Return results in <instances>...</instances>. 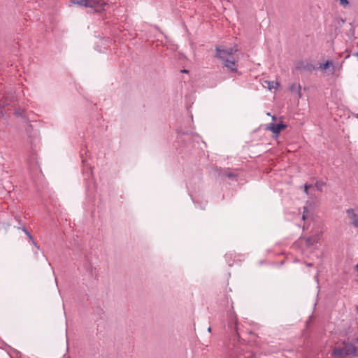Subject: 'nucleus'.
Listing matches in <instances>:
<instances>
[{
	"label": "nucleus",
	"mask_w": 358,
	"mask_h": 358,
	"mask_svg": "<svg viewBox=\"0 0 358 358\" xmlns=\"http://www.w3.org/2000/svg\"><path fill=\"white\" fill-rule=\"evenodd\" d=\"M238 51L235 47L229 48H216L215 57L223 61L224 66L231 72H236V60L234 57V54Z\"/></svg>",
	"instance_id": "1"
},
{
	"label": "nucleus",
	"mask_w": 358,
	"mask_h": 358,
	"mask_svg": "<svg viewBox=\"0 0 358 358\" xmlns=\"http://www.w3.org/2000/svg\"><path fill=\"white\" fill-rule=\"evenodd\" d=\"M331 356L334 358L358 357V346H355L352 343L347 341L336 343L332 349Z\"/></svg>",
	"instance_id": "2"
},
{
	"label": "nucleus",
	"mask_w": 358,
	"mask_h": 358,
	"mask_svg": "<svg viewBox=\"0 0 358 358\" xmlns=\"http://www.w3.org/2000/svg\"><path fill=\"white\" fill-rule=\"evenodd\" d=\"M346 213L352 225L355 227H358V208H348Z\"/></svg>",
	"instance_id": "3"
},
{
	"label": "nucleus",
	"mask_w": 358,
	"mask_h": 358,
	"mask_svg": "<svg viewBox=\"0 0 358 358\" xmlns=\"http://www.w3.org/2000/svg\"><path fill=\"white\" fill-rule=\"evenodd\" d=\"M73 3L86 8H94L98 4L96 0H78L76 1H73Z\"/></svg>",
	"instance_id": "4"
},
{
	"label": "nucleus",
	"mask_w": 358,
	"mask_h": 358,
	"mask_svg": "<svg viewBox=\"0 0 358 358\" xmlns=\"http://www.w3.org/2000/svg\"><path fill=\"white\" fill-rule=\"evenodd\" d=\"M321 233L316 234L315 235H313L310 237H308L306 238V242L307 246H312L314 244L318 243V241L320 239Z\"/></svg>",
	"instance_id": "5"
},
{
	"label": "nucleus",
	"mask_w": 358,
	"mask_h": 358,
	"mask_svg": "<svg viewBox=\"0 0 358 358\" xmlns=\"http://www.w3.org/2000/svg\"><path fill=\"white\" fill-rule=\"evenodd\" d=\"M296 69L299 71H311L312 69L314 68L313 67V65L310 64L301 62L297 64Z\"/></svg>",
	"instance_id": "6"
},
{
	"label": "nucleus",
	"mask_w": 358,
	"mask_h": 358,
	"mask_svg": "<svg viewBox=\"0 0 358 358\" xmlns=\"http://www.w3.org/2000/svg\"><path fill=\"white\" fill-rule=\"evenodd\" d=\"M265 129L271 131L273 134V137H278L280 134L279 127H278L277 124L275 123L266 124Z\"/></svg>",
	"instance_id": "7"
},
{
	"label": "nucleus",
	"mask_w": 358,
	"mask_h": 358,
	"mask_svg": "<svg viewBox=\"0 0 358 358\" xmlns=\"http://www.w3.org/2000/svg\"><path fill=\"white\" fill-rule=\"evenodd\" d=\"M229 325L234 324V329L238 333V320L236 317V315H235V313L234 311H231L229 313Z\"/></svg>",
	"instance_id": "8"
},
{
	"label": "nucleus",
	"mask_w": 358,
	"mask_h": 358,
	"mask_svg": "<svg viewBox=\"0 0 358 358\" xmlns=\"http://www.w3.org/2000/svg\"><path fill=\"white\" fill-rule=\"evenodd\" d=\"M330 67L332 68V70H334V66L333 64V62L329 60H327L325 63L320 64V69H321L322 70H327V69H329Z\"/></svg>",
	"instance_id": "9"
},
{
	"label": "nucleus",
	"mask_w": 358,
	"mask_h": 358,
	"mask_svg": "<svg viewBox=\"0 0 358 358\" xmlns=\"http://www.w3.org/2000/svg\"><path fill=\"white\" fill-rule=\"evenodd\" d=\"M13 100V96L11 95L10 97H6L5 100L0 98V108L4 107L6 105H9Z\"/></svg>",
	"instance_id": "10"
},
{
	"label": "nucleus",
	"mask_w": 358,
	"mask_h": 358,
	"mask_svg": "<svg viewBox=\"0 0 358 358\" xmlns=\"http://www.w3.org/2000/svg\"><path fill=\"white\" fill-rule=\"evenodd\" d=\"M279 86V83L278 82L269 81L268 82V87L269 90L276 89Z\"/></svg>",
	"instance_id": "11"
},
{
	"label": "nucleus",
	"mask_w": 358,
	"mask_h": 358,
	"mask_svg": "<svg viewBox=\"0 0 358 358\" xmlns=\"http://www.w3.org/2000/svg\"><path fill=\"white\" fill-rule=\"evenodd\" d=\"M315 185L316 188L317 189V190L321 192V191H322V188L325 185V183L322 180H317L315 182Z\"/></svg>",
	"instance_id": "12"
},
{
	"label": "nucleus",
	"mask_w": 358,
	"mask_h": 358,
	"mask_svg": "<svg viewBox=\"0 0 358 358\" xmlns=\"http://www.w3.org/2000/svg\"><path fill=\"white\" fill-rule=\"evenodd\" d=\"M289 90H290V91H292V92H294V91H298V92H300V90H301V86H300V85L292 84V85L289 87Z\"/></svg>",
	"instance_id": "13"
},
{
	"label": "nucleus",
	"mask_w": 358,
	"mask_h": 358,
	"mask_svg": "<svg viewBox=\"0 0 358 358\" xmlns=\"http://www.w3.org/2000/svg\"><path fill=\"white\" fill-rule=\"evenodd\" d=\"M22 230L25 233V234L27 236L29 240H32L33 236L27 230L25 227H22Z\"/></svg>",
	"instance_id": "14"
},
{
	"label": "nucleus",
	"mask_w": 358,
	"mask_h": 358,
	"mask_svg": "<svg viewBox=\"0 0 358 358\" xmlns=\"http://www.w3.org/2000/svg\"><path fill=\"white\" fill-rule=\"evenodd\" d=\"M277 125H278V127H279V131L280 132V131L282 129H285L287 127V125L285 124L282 123V122L277 124Z\"/></svg>",
	"instance_id": "15"
},
{
	"label": "nucleus",
	"mask_w": 358,
	"mask_h": 358,
	"mask_svg": "<svg viewBox=\"0 0 358 358\" xmlns=\"http://www.w3.org/2000/svg\"><path fill=\"white\" fill-rule=\"evenodd\" d=\"M277 125H278V127H279V131L280 132V131L282 129H285L287 127V125L285 124L282 123V122L277 124Z\"/></svg>",
	"instance_id": "16"
},
{
	"label": "nucleus",
	"mask_w": 358,
	"mask_h": 358,
	"mask_svg": "<svg viewBox=\"0 0 358 358\" xmlns=\"http://www.w3.org/2000/svg\"><path fill=\"white\" fill-rule=\"evenodd\" d=\"M312 187V185H308V184H305L304 185V192L305 193L308 195V189L309 188Z\"/></svg>",
	"instance_id": "17"
},
{
	"label": "nucleus",
	"mask_w": 358,
	"mask_h": 358,
	"mask_svg": "<svg viewBox=\"0 0 358 358\" xmlns=\"http://www.w3.org/2000/svg\"><path fill=\"white\" fill-rule=\"evenodd\" d=\"M15 114L17 115V116H24V112L23 111H20V110H16Z\"/></svg>",
	"instance_id": "18"
},
{
	"label": "nucleus",
	"mask_w": 358,
	"mask_h": 358,
	"mask_svg": "<svg viewBox=\"0 0 358 358\" xmlns=\"http://www.w3.org/2000/svg\"><path fill=\"white\" fill-rule=\"evenodd\" d=\"M31 242H32V244L36 247V250H40V247L37 245V243H36V241L34 240V238H32V240H31Z\"/></svg>",
	"instance_id": "19"
},
{
	"label": "nucleus",
	"mask_w": 358,
	"mask_h": 358,
	"mask_svg": "<svg viewBox=\"0 0 358 358\" xmlns=\"http://www.w3.org/2000/svg\"><path fill=\"white\" fill-rule=\"evenodd\" d=\"M340 3L343 6H347L348 4V0H340Z\"/></svg>",
	"instance_id": "20"
},
{
	"label": "nucleus",
	"mask_w": 358,
	"mask_h": 358,
	"mask_svg": "<svg viewBox=\"0 0 358 358\" xmlns=\"http://www.w3.org/2000/svg\"><path fill=\"white\" fill-rule=\"evenodd\" d=\"M227 176L229 178H233L236 177V175L232 173H229L227 174Z\"/></svg>",
	"instance_id": "21"
},
{
	"label": "nucleus",
	"mask_w": 358,
	"mask_h": 358,
	"mask_svg": "<svg viewBox=\"0 0 358 358\" xmlns=\"http://www.w3.org/2000/svg\"><path fill=\"white\" fill-rule=\"evenodd\" d=\"M306 265L308 267H312L313 266V263H306Z\"/></svg>",
	"instance_id": "22"
},
{
	"label": "nucleus",
	"mask_w": 358,
	"mask_h": 358,
	"mask_svg": "<svg viewBox=\"0 0 358 358\" xmlns=\"http://www.w3.org/2000/svg\"><path fill=\"white\" fill-rule=\"evenodd\" d=\"M181 72L182 73H188V71L186 69H184V70H182Z\"/></svg>",
	"instance_id": "23"
},
{
	"label": "nucleus",
	"mask_w": 358,
	"mask_h": 358,
	"mask_svg": "<svg viewBox=\"0 0 358 358\" xmlns=\"http://www.w3.org/2000/svg\"><path fill=\"white\" fill-rule=\"evenodd\" d=\"M305 219H306V216H305V215H303L302 220H305Z\"/></svg>",
	"instance_id": "24"
},
{
	"label": "nucleus",
	"mask_w": 358,
	"mask_h": 358,
	"mask_svg": "<svg viewBox=\"0 0 358 358\" xmlns=\"http://www.w3.org/2000/svg\"><path fill=\"white\" fill-rule=\"evenodd\" d=\"M208 331L209 332H210V331H211V328H210V327H209V328L208 329Z\"/></svg>",
	"instance_id": "25"
},
{
	"label": "nucleus",
	"mask_w": 358,
	"mask_h": 358,
	"mask_svg": "<svg viewBox=\"0 0 358 358\" xmlns=\"http://www.w3.org/2000/svg\"><path fill=\"white\" fill-rule=\"evenodd\" d=\"M307 210V207H304V212Z\"/></svg>",
	"instance_id": "26"
},
{
	"label": "nucleus",
	"mask_w": 358,
	"mask_h": 358,
	"mask_svg": "<svg viewBox=\"0 0 358 358\" xmlns=\"http://www.w3.org/2000/svg\"><path fill=\"white\" fill-rule=\"evenodd\" d=\"M355 56L358 57V52L355 53Z\"/></svg>",
	"instance_id": "27"
},
{
	"label": "nucleus",
	"mask_w": 358,
	"mask_h": 358,
	"mask_svg": "<svg viewBox=\"0 0 358 358\" xmlns=\"http://www.w3.org/2000/svg\"><path fill=\"white\" fill-rule=\"evenodd\" d=\"M355 340H356V342L358 343V337Z\"/></svg>",
	"instance_id": "28"
}]
</instances>
